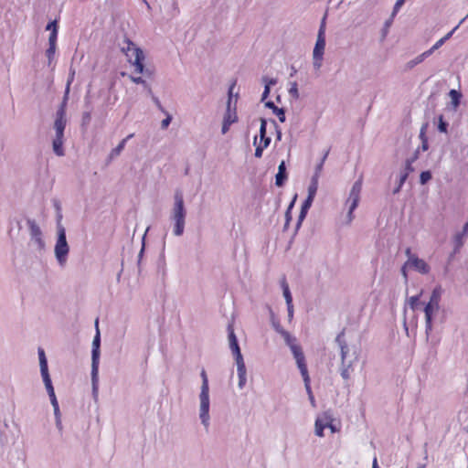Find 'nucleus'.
Listing matches in <instances>:
<instances>
[{
    "label": "nucleus",
    "instance_id": "nucleus-32",
    "mask_svg": "<svg viewBox=\"0 0 468 468\" xmlns=\"http://www.w3.org/2000/svg\"><path fill=\"white\" fill-rule=\"evenodd\" d=\"M406 180H407V173H400L399 180L398 182V186L393 190V194H398L400 191V189H401V187L404 185Z\"/></svg>",
    "mask_w": 468,
    "mask_h": 468
},
{
    "label": "nucleus",
    "instance_id": "nucleus-16",
    "mask_svg": "<svg viewBox=\"0 0 468 468\" xmlns=\"http://www.w3.org/2000/svg\"><path fill=\"white\" fill-rule=\"evenodd\" d=\"M286 178L287 175L285 162L282 161L278 166V173L276 174L275 176V185L277 186H282Z\"/></svg>",
    "mask_w": 468,
    "mask_h": 468
},
{
    "label": "nucleus",
    "instance_id": "nucleus-44",
    "mask_svg": "<svg viewBox=\"0 0 468 468\" xmlns=\"http://www.w3.org/2000/svg\"><path fill=\"white\" fill-rule=\"evenodd\" d=\"M406 0H397L395 5H394V7H393V11H392V17H395L396 15L398 14V12L399 11V9L401 8V6L404 5Z\"/></svg>",
    "mask_w": 468,
    "mask_h": 468
},
{
    "label": "nucleus",
    "instance_id": "nucleus-4",
    "mask_svg": "<svg viewBox=\"0 0 468 468\" xmlns=\"http://www.w3.org/2000/svg\"><path fill=\"white\" fill-rule=\"evenodd\" d=\"M200 377L202 378V384L200 388L199 393V419L206 430H208L210 426V415H209V408H210V400H209V385L208 378L206 371L203 369L200 373Z\"/></svg>",
    "mask_w": 468,
    "mask_h": 468
},
{
    "label": "nucleus",
    "instance_id": "nucleus-47",
    "mask_svg": "<svg viewBox=\"0 0 468 468\" xmlns=\"http://www.w3.org/2000/svg\"><path fill=\"white\" fill-rule=\"evenodd\" d=\"M317 189H318V185L317 184L310 183V185L308 186V197H311L314 198V197L316 195V192H317Z\"/></svg>",
    "mask_w": 468,
    "mask_h": 468
},
{
    "label": "nucleus",
    "instance_id": "nucleus-62",
    "mask_svg": "<svg viewBox=\"0 0 468 468\" xmlns=\"http://www.w3.org/2000/svg\"><path fill=\"white\" fill-rule=\"evenodd\" d=\"M292 219V215H291V211H287L285 212V224H284V229H286L289 226V223Z\"/></svg>",
    "mask_w": 468,
    "mask_h": 468
},
{
    "label": "nucleus",
    "instance_id": "nucleus-12",
    "mask_svg": "<svg viewBox=\"0 0 468 468\" xmlns=\"http://www.w3.org/2000/svg\"><path fill=\"white\" fill-rule=\"evenodd\" d=\"M408 265H410V268L414 269L416 271L421 274H427L431 270L426 261L418 257H410L408 259Z\"/></svg>",
    "mask_w": 468,
    "mask_h": 468
},
{
    "label": "nucleus",
    "instance_id": "nucleus-39",
    "mask_svg": "<svg viewBox=\"0 0 468 468\" xmlns=\"http://www.w3.org/2000/svg\"><path fill=\"white\" fill-rule=\"evenodd\" d=\"M56 47L57 46H48V49L46 50V56L48 59V65H50L56 52Z\"/></svg>",
    "mask_w": 468,
    "mask_h": 468
},
{
    "label": "nucleus",
    "instance_id": "nucleus-41",
    "mask_svg": "<svg viewBox=\"0 0 468 468\" xmlns=\"http://www.w3.org/2000/svg\"><path fill=\"white\" fill-rule=\"evenodd\" d=\"M448 123L443 120L442 115L439 116L438 130L441 133H447Z\"/></svg>",
    "mask_w": 468,
    "mask_h": 468
},
{
    "label": "nucleus",
    "instance_id": "nucleus-9",
    "mask_svg": "<svg viewBox=\"0 0 468 468\" xmlns=\"http://www.w3.org/2000/svg\"><path fill=\"white\" fill-rule=\"evenodd\" d=\"M228 334H229V348L235 357V361L238 362V361L244 360L243 356L241 355V352H240V348L239 346L237 336L234 333V330H233V327L231 324H229V326H228Z\"/></svg>",
    "mask_w": 468,
    "mask_h": 468
},
{
    "label": "nucleus",
    "instance_id": "nucleus-34",
    "mask_svg": "<svg viewBox=\"0 0 468 468\" xmlns=\"http://www.w3.org/2000/svg\"><path fill=\"white\" fill-rule=\"evenodd\" d=\"M297 367L300 370V373L303 377V380L310 379L306 362L303 364L298 365Z\"/></svg>",
    "mask_w": 468,
    "mask_h": 468
},
{
    "label": "nucleus",
    "instance_id": "nucleus-5",
    "mask_svg": "<svg viewBox=\"0 0 468 468\" xmlns=\"http://www.w3.org/2000/svg\"><path fill=\"white\" fill-rule=\"evenodd\" d=\"M98 319L95 322L96 335L92 341L91 349V386L92 394L94 397L98 395L99 389V364H100V346H101V335L98 328Z\"/></svg>",
    "mask_w": 468,
    "mask_h": 468
},
{
    "label": "nucleus",
    "instance_id": "nucleus-23",
    "mask_svg": "<svg viewBox=\"0 0 468 468\" xmlns=\"http://www.w3.org/2000/svg\"><path fill=\"white\" fill-rule=\"evenodd\" d=\"M292 353L297 366L305 363V357L301 346H293Z\"/></svg>",
    "mask_w": 468,
    "mask_h": 468
},
{
    "label": "nucleus",
    "instance_id": "nucleus-31",
    "mask_svg": "<svg viewBox=\"0 0 468 468\" xmlns=\"http://www.w3.org/2000/svg\"><path fill=\"white\" fill-rule=\"evenodd\" d=\"M74 76H75V71L71 70L70 73H69V76L68 82H67L65 95H64V100H63V101H65V104H67L68 95H69V86H70L71 82L74 80Z\"/></svg>",
    "mask_w": 468,
    "mask_h": 468
},
{
    "label": "nucleus",
    "instance_id": "nucleus-26",
    "mask_svg": "<svg viewBox=\"0 0 468 468\" xmlns=\"http://www.w3.org/2000/svg\"><path fill=\"white\" fill-rule=\"evenodd\" d=\"M281 335L283 337L286 345L290 347L292 352L293 346H300L296 343V338L294 336H292L288 331L282 332V334Z\"/></svg>",
    "mask_w": 468,
    "mask_h": 468
},
{
    "label": "nucleus",
    "instance_id": "nucleus-19",
    "mask_svg": "<svg viewBox=\"0 0 468 468\" xmlns=\"http://www.w3.org/2000/svg\"><path fill=\"white\" fill-rule=\"evenodd\" d=\"M281 287L282 289V294L285 299L286 305L287 306L293 305L292 304V296L289 285L287 283V281L284 277L281 280Z\"/></svg>",
    "mask_w": 468,
    "mask_h": 468
},
{
    "label": "nucleus",
    "instance_id": "nucleus-11",
    "mask_svg": "<svg viewBox=\"0 0 468 468\" xmlns=\"http://www.w3.org/2000/svg\"><path fill=\"white\" fill-rule=\"evenodd\" d=\"M233 86L234 85H232L229 90V100H228L226 112H225L224 118H223L224 122H226L228 123H231V124L235 123L238 121L236 106H234L233 108L231 107Z\"/></svg>",
    "mask_w": 468,
    "mask_h": 468
},
{
    "label": "nucleus",
    "instance_id": "nucleus-8",
    "mask_svg": "<svg viewBox=\"0 0 468 468\" xmlns=\"http://www.w3.org/2000/svg\"><path fill=\"white\" fill-rule=\"evenodd\" d=\"M38 359L40 367V374L44 382L45 387L52 386V381L48 373V360L45 355V351L42 348H38Z\"/></svg>",
    "mask_w": 468,
    "mask_h": 468
},
{
    "label": "nucleus",
    "instance_id": "nucleus-64",
    "mask_svg": "<svg viewBox=\"0 0 468 468\" xmlns=\"http://www.w3.org/2000/svg\"><path fill=\"white\" fill-rule=\"evenodd\" d=\"M450 95L456 101V103H458V100H459V97H460V94L458 93V91H456L455 90H452L450 91Z\"/></svg>",
    "mask_w": 468,
    "mask_h": 468
},
{
    "label": "nucleus",
    "instance_id": "nucleus-52",
    "mask_svg": "<svg viewBox=\"0 0 468 468\" xmlns=\"http://www.w3.org/2000/svg\"><path fill=\"white\" fill-rule=\"evenodd\" d=\"M307 212L308 211H306V210L301 209L299 217H298L297 224H296V230L300 229L302 222L303 221V219L305 218V217L307 215Z\"/></svg>",
    "mask_w": 468,
    "mask_h": 468
},
{
    "label": "nucleus",
    "instance_id": "nucleus-60",
    "mask_svg": "<svg viewBox=\"0 0 468 468\" xmlns=\"http://www.w3.org/2000/svg\"><path fill=\"white\" fill-rule=\"evenodd\" d=\"M410 268V265H408V261L403 264V266L401 267V273L405 279V281L407 282L408 281V273H407V269Z\"/></svg>",
    "mask_w": 468,
    "mask_h": 468
},
{
    "label": "nucleus",
    "instance_id": "nucleus-59",
    "mask_svg": "<svg viewBox=\"0 0 468 468\" xmlns=\"http://www.w3.org/2000/svg\"><path fill=\"white\" fill-rule=\"evenodd\" d=\"M32 240H34L37 243V245L39 249H43L45 247V242L42 239V236L35 238Z\"/></svg>",
    "mask_w": 468,
    "mask_h": 468
},
{
    "label": "nucleus",
    "instance_id": "nucleus-27",
    "mask_svg": "<svg viewBox=\"0 0 468 468\" xmlns=\"http://www.w3.org/2000/svg\"><path fill=\"white\" fill-rule=\"evenodd\" d=\"M125 144H126V140H122L119 143V144L111 151V153L109 154V158L114 159L115 157L119 156L121 154V153L122 152V150L124 149Z\"/></svg>",
    "mask_w": 468,
    "mask_h": 468
},
{
    "label": "nucleus",
    "instance_id": "nucleus-46",
    "mask_svg": "<svg viewBox=\"0 0 468 468\" xmlns=\"http://www.w3.org/2000/svg\"><path fill=\"white\" fill-rule=\"evenodd\" d=\"M314 199V197L307 196L306 199L303 201V203L302 205L301 209L308 211L313 204Z\"/></svg>",
    "mask_w": 468,
    "mask_h": 468
},
{
    "label": "nucleus",
    "instance_id": "nucleus-58",
    "mask_svg": "<svg viewBox=\"0 0 468 468\" xmlns=\"http://www.w3.org/2000/svg\"><path fill=\"white\" fill-rule=\"evenodd\" d=\"M258 144H261V148L264 150L265 148H267L270 144H271V138H264V139H260V142Z\"/></svg>",
    "mask_w": 468,
    "mask_h": 468
},
{
    "label": "nucleus",
    "instance_id": "nucleus-25",
    "mask_svg": "<svg viewBox=\"0 0 468 468\" xmlns=\"http://www.w3.org/2000/svg\"><path fill=\"white\" fill-rule=\"evenodd\" d=\"M442 290L441 286H437L433 289L431 295L430 297V301L428 303H434L440 305V301L441 297Z\"/></svg>",
    "mask_w": 468,
    "mask_h": 468
},
{
    "label": "nucleus",
    "instance_id": "nucleus-45",
    "mask_svg": "<svg viewBox=\"0 0 468 468\" xmlns=\"http://www.w3.org/2000/svg\"><path fill=\"white\" fill-rule=\"evenodd\" d=\"M465 20V18L462 19L460 21V23L452 30L450 31L449 33H447L443 37H441V39L443 40V42L445 43L447 40H449L452 36L453 35V33L458 29V27H460L461 24H463V22Z\"/></svg>",
    "mask_w": 468,
    "mask_h": 468
},
{
    "label": "nucleus",
    "instance_id": "nucleus-42",
    "mask_svg": "<svg viewBox=\"0 0 468 468\" xmlns=\"http://www.w3.org/2000/svg\"><path fill=\"white\" fill-rule=\"evenodd\" d=\"M344 335H345V332L342 331L341 333H339L335 338V342L336 344L338 345L339 348H342V346H347L345 338H344Z\"/></svg>",
    "mask_w": 468,
    "mask_h": 468
},
{
    "label": "nucleus",
    "instance_id": "nucleus-51",
    "mask_svg": "<svg viewBox=\"0 0 468 468\" xmlns=\"http://www.w3.org/2000/svg\"><path fill=\"white\" fill-rule=\"evenodd\" d=\"M307 212L308 211H306V210L301 209L299 217H298L297 224H296V230L300 229L302 222L303 221V219L305 218V217L307 215Z\"/></svg>",
    "mask_w": 468,
    "mask_h": 468
},
{
    "label": "nucleus",
    "instance_id": "nucleus-43",
    "mask_svg": "<svg viewBox=\"0 0 468 468\" xmlns=\"http://www.w3.org/2000/svg\"><path fill=\"white\" fill-rule=\"evenodd\" d=\"M317 37H322L323 39H325V16L323 18L321 22Z\"/></svg>",
    "mask_w": 468,
    "mask_h": 468
},
{
    "label": "nucleus",
    "instance_id": "nucleus-20",
    "mask_svg": "<svg viewBox=\"0 0 468 468\" xmlns=\"http://www.w3.org/2000/svg\"><path fill=\"white\" fill-rule=\"evenodd\" d=\"M346 206L348 209L347 214H346V224H350L352 222V220L354 219V211L357 207L358 203L356 201L346 200Z\"/></svg>",
    "mask_w": 468,
    "mask_h": 468
},
{
    "label": "nucleus",
    "instance_id": "nucleus-36",
    "mask_svg": "<svg viewBox=\"0 0 468 468\" xmlns=\"http://www.w3.org/2000/svg\"><path fill=\"white\" fill-rule=\"evenodd\" d=\"M408 303L413 311L416 310L420 304V295L411 296L409 299Z\"/></svg>",
    "mask_w": 468,
    "mask_h": 468
},
{
    "label": "nucleus",
    "instance_id": "nucleus-28",
    "mask_svg": "<svg viewBox=\"0 0 468 468\" xmlns=\"http://www.w3.org/2000/svg\"><path fill=\"white\" fill-rule=\"evenodd\" d=\"M130 79H131V80H132L133 83L143 85V87L144 88V90H145L149 94H152V89H151V86H150V85L147 83V81H146V80H144L142 77L130 76Z\"/></svg>",
    "mask_w": 468,
    "mask_h": 468
},
{
    "label": "nucleus",
    "instance_id": "nucleus-21",
    "mask_svg": "<svg viewBox=\"0 0 468 468\" xmlns=\"http://www.w3.org/2000/svg\"><path fill=\"white\" fill-rule=\"evenodd\" d=\"M27 225L29 227L30 236L32 239L42 236V231L35 220L27 219Z\"/></svg>",
    "mask_w": 468,
    "mask_h": 468
},
{
    "label": "nucleus",
    "instance_id": "nucleus-57",
    "mask_svg": "<svg viewBox=\"0 0 468 468\" xmlns=\"http://www.w3.org/2000/svg\"><path fill=\"white\" fill-rule=\"evenodd\" d=\"M353 369V361L352 360H345V362L341 361L340 368Z\"/></svg>",
    "mask_w": 468,
    "mask_h": 468
},
{
    "label": "nucleus",
    "instance_id": "nucleus-53",
    "mask_svg": "<svg viewBox=\"0 0 468 468\" xmlns=\"http://www.w3.org/2000/svg\"><path fill=\"white\" fill-rule=\"evenodd\" d=\"M46 30L50 31V32L58 31V21H57V19H55L53 21H50L47 25Z\"/></svg>",
    "mask_w": 468,
    "mask_h": 468
},
{
    "label": "nucleus",
    "instance_id": "nucleus-50",
    "mask_svg": "<svg viewBox=\"0 0 468 468\" xmlns=\"http://www.w3.org/2000/svg\"><path fill=\"white\" fill-rule=\"evenodd\" d=\"M58 31L50 32L48 37V46H57Z\"/></svg>",
    "mask_w": 468,
    "mask_h": 468
},
{
    "label": "nucleus",
    "instance_id": "nucleus-55",
    "mask_svg": "<svg viewBox=\"0 0 468 468\" xmlns=\"http://www.w3.org/2000/svg\"><path fill=\"white\" fill-rule=\"evenodd\" d=\"M339 370L342 378L345 380H348L350 378L351 372L353 371V369H346V367L340 368Z\"/></svg>",
    "mask_w": 468,
    "mask_h": 468
},
{
    "label": "nucleus",
    "instance_id": "nucleus-54",
    "mask_svg": "<svg viewBox=\"0 0 468 468\" xmlns=\"http://www.w3.org/2000/svg\"><path fill=\"white\" fill-rule=\"evenodd\" d=\"M348 352H349L348 346H342V348H340V355H341V361L342 362H345V360H348L347 359Z\"/></svg>",
    "mask_w": 468,
    "mask_h": 468
},
{
    "label": "nucleus",
    "instance_id": "nucleus-18",
    "mask_svg": "<svg viewBox=\"0 0 468 468\" xmlns=\"http://www.w3.org/2000/svg\"><path fill=\"white\" fill-rule=\"evenodd\" d=\"M262 82L264 83V90L261 95V101H263L268 98L271 87L276 85L277 80L273 78L263 77Z\"/></svg>",
    "mask_w": 468,
    "mask_h": 468
},
{
    "label": "nucleus",
    "instance_id": "nucleus-56",
    "mask_svg": "<svg viewBox=\"0 0 468 468\" xmlns=\"http://www.w3.org/2000/svg\"><path fill=\"white\" fill-rule=\"evenodd\" d=\"M272 326L274 328V330L279 334V335H282V332H285L286 330H284L282 325L280 324V323L278 321H275V320H272Z\"/></svg>",
    "mask_w": 468,
    "mask_h": 468
},
{
    "label": "nucleus",
    "instance_id": "nucleus-15",
    "mask_svg": "<svg viewBox=\"0 0 468 468\" xmlns=\"http://www.w3.org/2000/svg\"><path fill=\"white\" fill-rule=\"evenodd\" d=\"M361 190H362V178H359L353 184L346 200L356 201V202L359 203Z\"/></svg>",
    "mask_w": 468,
    "mask_h": 468
},
{
    "label": "nucleus",
    "instance_id": "nucleus-3",
    "mask_svg": "<svg viewBox=\"0 0 468 468\" xmlns=\"http://www.w3.org/2000/svg\"><path fill=\"white\" fill-rule=\"evenodd\" d=\"M66 124V104L65 101H63L57 111L56 119L54 122L55 137L52 142V147L54 153L58 156H63L65 154L63 148V138Z\"/></svg>",
    "mask_w": 468,
    "mask_h": 468
},
{
    "label": "nucleus",
    "instance_id": "nucleus-17",
    "mask_svg": "<svg viewBox=\"0 0 468 468\" xmlns=\"http://www.w3.org/2000/svg\"><path fill=\"white\" fill-rule=\"evenodd\" d=\"M265 107L272 110V112L277 115L281 122H284L286 120L285 111L282 108L277 107L273 101H269L265 102Z\"/></svg>",
    "mask_w": 468,
    "mask_h": 468
},
{
    "label": "nucleus",
    "instance_id": "nucleus-37",
    "mask_svg": "<svg viewBox=\"0 0 468 468\" xmlns=\"http://www.w3.org/2000/svg\"><path fill=\"white\" fill-rule=\"evenodd\" d=\"M289 94L292 98H294V99H298L299 98V91H298L297 82H295V81L291 82V87L289 89Z\"/></svg>",
    "mask_w": 468,
    "mask_h": 468
},
{
    "label": "nucleus",
    "instance_id": "nucleus-14",
    "mask_svg": "<svg viewBox=\"0 0 468 468\" xmlns=\"http://www.w3.org/2000/svg\"><path fill=\"white\" fill-rule=\"evenodd\" d=\"M237 374L239 378L238 387L242 389L247 383V370L244 360L236 362Z\"/></svg>",
    "mask_w": 468,
    "mask_h": 468
},
{
    "label": "nucleus",
    "instance_id": "nucleus-7",
    "mask_svg": "<svg viewBox=\"0 0 468 468\" xmlns=\"http://www.w3.org/2000/svg\"><path fill=\"white\" fill-rule=\"evenodd\" d=\"M324 48L325 39L317 37L313 50V65L316 70H319L323 65Z\"/></svg>",
    "mask_w": 468,
    "mask_h": 468
},
{
    "label": "nucleus",
    "instance_id": "nucleus-63",
    "mask_svg": "<svg viewBox=\"0 0 468 468\" xmlns=\"http://www.w3.org/2000/svg\"><path fill=\"white\" fill-rule=\"evenodd\" d=\"M303 382H304V388H305V390H306L308 396L312 395L313 392H312V388H311L310 379L303 380Z\"/></svg>",
    "mask_w": 468,
    "mask_h": 468
},
{
    "label": "nucleus",
    "instance_id": "nucleus-24",
    "mask_svg": "<svg viewBox=\"0 0 468 468\" xmlns=\"http://www.w3.org/2000/svg\"><path fill=\"white\" fill-rule=\"evenodd\" d=\"M292 353L297 366L305 363V357L301 346H293Z\"/></svg>",
    "mask_w": 468,
    "mask_h": 468
},
{
    "label": "nucleus",
    "instance_id": "nucleus-6",
    "mask_svg": "<svg viewBox=\"0 0 468 468\" xmlns=\"http://www.w3.org/2000/svg\"><path fill=\"white\" fill-rule=\"evenodd\" d=\"M69 246L67 242L66 230L63 226H58V238L54 248L56 260L60 267H64L68 261Z\"/></svg>",
    "mask_w": 468,
    "mask_h": 468
},
{
    "label": "nucleus",
    "instance_id": "nucleus-49",
    "mask_svg": "<svg viewBox=\"0 0 468 468\" xmlns=\"http://www.w3.org/2000/svg\"><path fill=\"white\" fill-rule=\"evenodd\" d=\"M164 112L166 114V118H165L162 121L161 128L162 129H166L170 125V123L172 122V116L168 112Z\"/></svg>",
    "mask_w": 468,
    "mask_h": 468
},
{
    "label": "nucleus",
    "instance_id": "nucleus-38",
    "mask_svg": "<svg viewBox=\"0 0 468 468\" xmlns=\"http://www.w3.org/2000/svg\"><path fill=\"white\" fill-rule=\"evenodd\" d=\"M431 179V173L430 171H423L420 175V182L421 185H425Z\"/></svg>",
    "mask_w": 468,
    "mask_h": 468
},
{
    "label": "nucleus",
    "instance_id": "nucleus-1",
    "mask_svg": "<svg viewBox=\"0 0 468 468\" xmlns=\"http://www.w3.org/2000/svg\"><path fill=\"white\" fill-rule=\"evenodd\" d=\"M121 50L125 55L127 61L134 67V71L146 77L153 75V70L144 65V55L132 40L125 37L121 44Z\"/></svg>",
    "mask_w": 468,
    "mask_h": 468
},
{
    "label": "nucleus",
    "instance_id": "nucleus-2",
    "mask_svg": "<svg viewBox=\"0 0 468 468\" xmlns=\"http://www.w3.org/2000/svg\"><path fill=\"white\" fill-rule=\"evenodd\" d=\"M186 213L183 192L177 189L174 194V204L169 214V219L173 227V234L176 237H180L184 234Z\"/></svg>",
    "mask_w": 468,
    "mask_h": 468
},
{
    "label": "nucleus",
    "instance_id": "nucleus-40",
    "mask_svg": "<svg viewBox=\"0 0 468 468\" xmlns=\"http://www.w3.org/2000/svg\"><path fill=\"white\" fill-rule=\"evenodd\" d=\"M253 144L254 145H256V149H255V157L257 158H261L262 156V153H263V149L261 148V144H258V138L257 136L254 137V141H253Z\"/></svg>",
    "mask_w": 468,
    "mask_h": 468
},
{
    "label": "nucleus",
    "instance_id": "nucleus-29",
    "mask_svg": "<svg viewBox=\"0 0 468 468\" xmlns=\"http://www.w3.org/2000/svg\"><path fill=\"white\" fill-rule=\"evenodd\" d=\"M394 17H392V15L388 19H387L384 23L383 28L381 30V37L382 39H385L388 34L389 28L391 25L393 24Z\"/></svg>",
    "mask_w": 468,
    "mask_h": 468
},
{
    "label": "nucleus",
    "instance_id": "nucleus-22",
    "mask_svg": "<svg viewBox=\"0 0 468 468\" xmlns=\"http://www.w3.org/2000/svg\"><path fill=\"white\" fill-rule=\"evenodd\" d=\"M466 235L467 233H464V231L458 232L457 234H455L453 238L454 253L458 252L460 249L463 247V239Z\"/></svg>",
    "mask_w": 468,
    "mask_h": 468
},
{
    "label": "nucleus",
    "instance_id": "nucleus-35",
    "mask_svg": "<svg viewBox=\"0 0 468 468\" xmlns=\"http://www.w3.org/2000/svg\"><path fill=\"white\" fill-rule=\"evenodd\" d=\"M415 159L416 157H412L406 160L404 170L401 173H407V177L409 176L410 173L414 170L412 167V163L415 161Z\"/></svg>",
    "mask_w": 468,
    "mask_h": 468
},
{
    "label": "nucleus",
    "instance_id": "nucleus-33",
    "mask_svg": "<svg viewBox=\"0 0 468 468\" xmlns=\"http://www.w3.org/2000/svg\"><path fill=\"white\" fill-rule=\"evenodd\" d=\"M267 133V121L263 118L261 119L260 126V139L269 138L266 136Z\"/></svg>",
    "mask_w": 468,
    "mask_h": 468
},
{
    "label": "nucleus",
    "instance_id": "nucleus-30",
    "mask_svg": "<svg viewBox=\"0 0 468 468\" xmlns=\"http://www.w3.org/2000/svg\"><path fill=\"white\" fill-rule=\"evenodd\" d=\"M422 61H424L423 58L421 57V55H419L415 58L408 61L407 64H406V68L408 69H411L415 66H417L418 64L421 63Z\"/></svg>",
    "mask_w": 468,
    "mask_h": 468
},
{
    "label": "nucleus",
    "instance_id": "nucleus-61",
    "mask_svg": "<svg viewBox=\"0 0 468 468\" xmlns=\"http://www.w3.org/2000/svg\"><path fill=\"white\" fill-rule=\"evenodd\" d=\"M287 312H288V321L291 323L293 319V305L287 306Z\"/></svg>",
    "mask_w": 468,
    "mask_h": 468
},
{
    "label": "nucleus",
    "instance_id": "nucleus-10",
    "mask_svg": "<svg viewBox=\"0 0 468 468\" xmlns=\"http://www.w3.org/2000/svg\"><path fill=\"white\" fill-rule=\"evenodd\" d=\"M440 309V305L432 304L431 303H428L424 307V314H425V331L426 335H429V334L432 330V317L435 314L438 313Z\"/></svg>",
    "mask_w": 468,
    "mask_h": 468
},
{
    "label": "nucleus",
    "instance_id": "nucleus-13",
    "mask_svg": "<svg viewBox=\"0 0 468 468\" xmlns=\"http://www.w3.org/2000/svg\"><path fill=\"white\" fill-rule=\"evenodd\" d=\"M330 417L327 413L318 416L314 423V432L318 437H324V430L329 426Z\"/></svg>",
    "mask_w": 468,
    "mask_h": 468
},
{
    "label": "nucleus",
    "instance_id": "nucleus-48",
    "mask_svg": "<svg viewBox=\"0 0 468 468\" xmlns=\"http://www.w3.org/2000/svg\"><path fill=\"white\" fill-rule=\"evenodd\" d=\"M91 120V113L90 112H84L82 114V126H87L90 124Z\"/></svg>",
    "mask_w": 468,
    "mask_h": 468
}]
</instances>
